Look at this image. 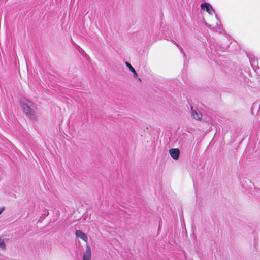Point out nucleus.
<instances>
[{"label": "nucleus", "instance_id": "nucleus-1", "mask_svg": "<svg viewBox=\"0 0 260 260\" xmlns=\"http://www.w3.org/2000/svg\"><path fill=\"white\" fill-rule=\"evenodd\" d=\"M91 251L90 247L89 245H87L86 247L85 252L83 255V260H91Z\"/></svg>", "mask_w": 260, "mask_h": 260}, {"label": "nucleus", "instance_id": "nucleus-2", "mask_svg": "<svg viewBox=\"0 0 260 260\" xmlns=\"http://www.w3.org/2000/svg\"><path fill=\"white\" fill-rule=\"evenodd\" d=\"M169 153L171 157L174 160H177L178 159L180 154V151L178 149H171L169 150Z\"/></svg>", "mask_w": 260, "mask_h": 260}, {"label": "nucleus", "instance_id": "nucleus-3", "mask_svg": "<svg viewBox=\"0 0 260 260\" xmlns=\"http://www.w3.org/2000/svg\"><path fill=\"white\" fill-rule=\"evenodd\" d=\"M202 9L205 10L208 13L211 14L213 12V9L211 5L209 3H203L201 5Z\"/></svg>", "mask_w": 260, "mask_h": 260}, {"label": "nucleus", "instance_id": "nucleus-4", "mask_svg": "<svg viewBox=\"0 0 260 260\" xmlns=\"http://www.w3.org/2000/svg\"><path fill=\"white\" fill-rule=\"evenodd\" d=\"M76 236L80 238L86 242H87L88 241V237L87 235L80 230H78L76 231Z\"/></svg>", "mask_w": 260, "mask_h": 260}, {"label": "nucleus", "instance_id": "nucleus-5", "mask_svg": "<svg viewBox=\"0 0 260 260\" xmlns=\"http://www.w3.org/2000/svg\"><path fill=\"white\" fill-rule=\"evenodd\" d=\"M191 115L193 118L197 120H201L202 118V114L201 112H197L195 110L193 109L192 106H191Z\"/></svg>", "mask_w": 260, "mask_h": 260}, {"label": "nucleus", "instance_id": "nucleus-6", "mask_svg": "<svg viewBox=\"0 0 260 260\" xmlns=\"http://www.w3.org/2000/svg\"><path fill=\"white\" fill-rule=\"evenodd\" d=\"M22 108L23 110V111L26 114H30L31 113V110L29 106L27 104L25 103H23L21 105Z\"/></svg>", "mask_w": 260, "mask_h": 260}, {"label": "nucleus", "instance_id": "nucleus-7", "mask_svg": "<svg viewBox=\"0 0 260 260\" xmlns=\"http://www.w3.org/2000/svg\"><path fill=\"white\" fill-rule=\"evenodd\" d=\"M125 64L129 68L130 71L133 73L134 76L135 78H137L138 77V74L136 73L134 68L132 66V65L129 62H128L127 61L125 62Z\"/></svg>", "mask_w": 260, "mask_h": 260}, {"label": "nucleus", "instance_id": "nucleus-8", "mask_svg": "<svg viewBox=\"0 0 260 260\" xmlns=\"http://www.w3.org/2000/svg\"><path fill=\"white\" fill-rule=\"evenodd\" d=\"M0 247L2 249H4L5 247V243L4 240L2 238H0Z\"/></svg>", "mask_w": 260, "mask_h": 260}]
</instances>
